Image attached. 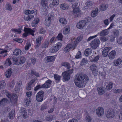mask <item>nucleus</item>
Wrapping results in <instances>:
<instances>
[{
  "label": "nucleus",
  "instance_id": "obj_1",
  "mask_svg": "<svg viewBox=\"0 0 122 122\" xmlns=\"http://www.w3.org/2000/svg\"><path fill=\"white\" fill-rule=\"evenodd\" d=\"M89 80V77L86 75L77 74L74 78V81L77 86L81 88L85 86Z\"/></svg>",
  "mask_w": 122,
  "mask_h": 122
},
{
  "label": "nucleus",
  "instance_id": "obj_2",
  "mask_svg": "<svg viewBox=\"0 0 122 122\" xmlns=\"http://www.w3.org/2000/svg\"><path fill=\"white\" fill-rule=\"evenodd\" d=\"M13 62L16 65H18L24 63L25 61V58L23 56H21L17 58H13Z\"/></svg>",
  "mask_w": 122,
  "mask_h": 122
},
{
  "label": "nucleus",
  "instance_id": "obj_3",
  "mask_svg": "<svg viewBox=\"0 0 122 122\" xmlns=\"http://www.w3.org/2000/svg\"><path fill=\"white\" fill-rule=\"evenodd\" d=\"M44 97V92L43 91H39L37 94L36 97L37 101L39 102H42L43 100Z\"/></svg>",
  "mask_w": 122,
  "mask_h": 122
},
{
  "label": "nucleus",
  "instance_id": "obj_4",
  "mask_svg": "<svg viewBox=\"0 0 122 122\" xmlns=\"http://www.w3.org/2000/svg\"><path fill=\"white\" fill-rule=\"evenodd\" d=\"M106 115L107 117L108 118H113L115 116L114 110L112 109L109 110L106 112Z\"/></svg>",
  "mask_w": 122,
  "mask_h": 122
},
{
  "label": "nucleus",
  "instance_id": "obj_5",
  "mask_svg": "<svg viewBox=\"0 0 122 122\" xmlns=\"http://www.w3.org/2000/svg\"><path fill=\"white\" fill-rule=\"evenodd\" d=\"M24 30V31L25 33L23 34V35L24 37H26L29 34H31L33 36H34L33 33L34 31L32 30L31 29L25 28Z\"/></svg>",
  "mask_w": 122,
  "mask_h": 122
},
{
  "label": "nucleus",
  "instance_id": "obj_6",
  "mask_svg": "<svg viewBox=\"0 0 122 122\" xmlns=\"http://www.w3.org/2000/svg\"><path fill=\"white\" fill-rule=\"evenodd\" d=\"M100 43L99 40L97 39H95L94 40L91 42L90 43L91 47L93 49H96Z\"/></svg>",
  "mask_w": 122,
  "mask_h": 122
},
{
  "label": "nucleus",
  "instance_id": "obj_7",
  "mask_svg": "<svg viewBox=\"0 0 122 122\" xmlns=\"http://www.w3.org/2000/svg\"><path fill=\"white\" fill-rule=\"evenodd\" d=\"M86 22L85 20H83L80 21L77 24V27L78 29H82L86 25Z\"/></svg>",
  "mask_w": 122,
  "mask_h": 122
},
{
  "label": "nucleus",
  "instance_id": "obj_8",
  "mask_svg": "<svg viewBox=\"0 0 122 122\" xmlns=\"http://www.w3.org/2000/svg\"><path fill=\"white\" fill-rule=\"evenodd\" d=\"M104 109L102 107H98L96 109V113L98 117L103 116L104 114Z\"/></svg>",
  "mask_w": 122,
  "mask_h": 122
},
{
  "label": "nucleus",
  "instance_id": "obj_9",
  "mask_svg": "<svg viewBox=\"0 0 122 122\" xmlns=\"http://www.w3.org/2000/svg\"><path fill=\"white\" fill-rule=\"evenodd\" d=\"M90 69L92 71V73L94 76H96L97 75L98 72L97 66L96 65L93 64L90 67Z\"/></svg>",
  "mask_w": 122,
  "mask_h": 122
},
{
  "label": "nucleus",
  "instance_id": "obj_10",
  "mask_svg": "<svg viewBox=\"0 0 122 122\" xmlns=\"http://www.w3.org/2000/svg\"><path fill=\"white\" fill-rule=\"evenodd\" d=\"M72 8L73 9V14L78 15L80 11V9L77 3H75L72 5Z\"/></svg>",
  "mask_w": 122,
  "mask_h": 122
},
{
  "label": "nucleus",
  "instance_id": "obj_11",
  "mask_svg": "<svg viewBox=\"0 0 122 122\" xmlns=\"http://www.w3.org/2000/svg\"><path fill=\"white\" fill-rule=\"evenodd\" d=\"M62 76H63V81L64 82L68 81L70 79V75L68 74L66 71H64L62 72Z\"/></svg>",
  "mask_w": 122,
  "mask_h": 122
},
{
  "label": "nucleus",
  "instance_id": "obj_12",
  "mask_svg": "<svg viewBox=\"0 0 122 122\" xmlns=\"http://www.w3.org/2000/svg\"><path fill=\"white\" fill-rule=\"evenodd\" d=\"M43 38L42 36H39L36 38L35 42L36 45L35 47L36 49L38 48L40 45L41 40Z\"/></svg>",
  "mask_w": 122,
  "mask_h": 122
},
{
  "label": "nucleus",
  "instance_id": "obj_13",
  "mask_svg": "<svg viewBox=\"0 0 122 122\" xmlns=\"http://www.w3.org/2000/svg\"><path fill=\"white\" fill-rule=\"evenodd\" d=\"M111 49V47H108L105 48L102 52V55L104 57L107 56L108 55V51Z\"/></svg>",
  "mask_w": 122,
  "mask_h": 122
},
{
  "label": "nucleus",
  "instance_id": "obj_14",
  "mask_svg": "<svg viewBox=\"0 0 122 122\" xmlns=\"http://www.w3.org/2000/svg\"><path fill=\"white\" fill-rule=\"evenodd\" d=\"M18 97L15 94H13L10 96V100L11 102L15 103L17 100Z\"/></svg>",
  "mask_w": 122,
  "mask_h": 122
},
{
  "label": "nucleus",
  "instance_id": "obj_15",
  "mask_svg": "<svg viewBox=\"0 0 122 122\" xmlns=\"http://www.w3.org/2000/svg\"><path fill=\"white\" fill-rule=\"evenodd\" d=\"M98 92V93L99 95H101L104 93L106 92V90L103 87H98L97 88Z\"/></svg>",
  "mask_w": 122,
  "mask_h": 122
},
{
  "label": "nucleus",
  "instance_id": "obj_16",
  "mask_svg": "<svg viewBox=\"0 0 122 122\" xmlns=\"http://www.w3.org/2000/svg\"><path fill=\"white\" fill-rule=\"evenodd\" d=\"M116 52L115 50H113L110 52L108 54V57L110 60L113 59L115 57Z\"/></svg>",
  "mask_w": 122,
  "mask_h": 122
},
{
  "label": "nucleus",
  "instance_id": "obj_17",
  "mask_svg": "<svg viewBox=\"0 0 122 122\" xmlns=\"http://www.w3.org/2000/svg\"><path fill=\"white\" fill-rule=\"evenodd\" d=\"M108 29L103 30L100 32V35L102 36H104L107 35L109 33V31L108 30Z\"/></svg>",
  "mask_w": 122,
  "mask_h": 122
},
{
  "label": "nucleus",
  "instance_id": "obj_18",
  "mask_svg": "<svg viewBox=\"0 0 122 122\" xmlns=\"http://www.w3.org/2000/svg\"><path fill=\"white\" fill-rule=\"evenodd\" d=\"M35 80L33 79L31 80L28 84V85L27 86L26 89L27 90H31V87L32 86L33 83L35 82Z\"/></svg>",
  "mask_w": 122,
  "mask_h": 122
},
{
  "label": "nucleus",
  "instance_id": "obj_19",
  "mask_svg": "<svg viewBox=\"0 0 122 122\" xmlns=\"http://www.w3.org/2000/svg\"><path fill=\"white\" fill-rule=\"evenodd\" d=\"M59 21L61 25L63 26L65 25L67 23L66 20L64 18H60L59 19Z\"/></svg>",
  "mask_w": 122,
  "mask_h": 122
},
{
  "label": "nucleus",
  "instance_id": "obj_20",
  "mask_svg": "<svg viewBox=\"0 0 122 122\" xmlns=\"http://www.w3.org/2000/svg\"><path fill=\"white\" fill-rule=\"evenodd\" d=\"M107 8V5L105 4H102L100 5L99 9L101 11H103L106 10Z\"/></svg>",
  "mask_w": 122,
  "mask_h": 122
},
{
  "label": "nucleus",
  "instance_id": "obj_21",
  "mask_svg": "<svg viewBox=\"0 0 122 122\" xmlns=\"http://www.w3.org/2000/svg\"><path fill=\"white\" fill-rule=\"evenodd\" d=\"M72 47V45L68 44L65 48L64 49V51L65 52H68Z\"/></svg>",
  "mask_w": 122,
  "mask_h": 122
},
{
  "label": "nucleus",
  "instance_id": "obj_22",
  "mask_svg": "<svg viewBox=\"0 0 122 122\" xmlns=\"http://www.w3.org/2000/svg\"><path fill=\"white\" fill-rule=\"evenodd\" d=\"M39 20L38 18H35L32 22V26L34 27H36L39 22Z\"/></svg>",
  "mask_w": 122,
  "mask_h": 122
},
{
  "label": "nucleus",
  "instance_id": "obj_23",
  "mask_svg": "<svg viewBox=\"0 0 122 122\" xmlns=\"http://www.w3.org/2000/svg\"><path fill=\"white\" fill-rule=\"evenodd\" d=\"M11 69H8L5 72V76L6 77L8 78L11 76Z\"/></svg>",
  "mask_w": 122,
  "mask_h": 122
},
{
  "label": "nucleus",
  "instance_id": "obj_24",
  "mask_svg": "<svg viewBox=\"0 0 122 122\" xmlns=\"http://www.w3.org/2000/svg\"><path fill=\"white\" fill-rule=\"evenodd\" d=\"M34 17V15L32 14L27 15L24 17V20L26 21H29Z\"/></svg>",
  "mask_w": 122,
  "mask_h": 122
},
{
  "label": "nucleus",
  "instance_id": "obj_25",
  "mask_svg": "<svg viewBox=\"0 0 122 122\" xmlns=\"http://www.w3.org/2000/svg\"><path fill=\"white\" fill-rule=\"evenodd\" d=\"M21 50L19 49H16L14 51L13 54L14 55L17 56L20 54Z\"/></svg>",
  "mask_w": 122,
  "mask_h": 122
},
{
  "label": "nucleus",
  "instance_id": "obj_26",
  "mask_svg": "<svg viewBox=\"0 0 122 122\" xmlns=\"http://www.w3.org/2000/svg\"><path fill=\"white\" fill-rule=\"evenodd\" d=\"M98 10L97 9H96L95 10L92 11L91 14V16L94 17L96 16L98 14Z\"/></svg>",
  "mask_w": 122,
  "mask_h": 122
},
{
  "label": "nucleus",
  "instance_id": "obj_27",
  "mask_svg": "<svg viewBox=\"0 0 122 122\" xmlns=\"http://www.w3.org/2000/svg\"><path fill=\"white\" fill-rule=\"evenodd\" d=\"M54 17V15L52 13L49 14L47 17L46 19L48 20L51 21Z\"/></svg>",
  "mask_w": 122,
  "mask_h": 122
},
{
  "label": "nucleus",
  "instance_id": "obj_28",
  "mask_svg": "<svg viewBox=\"0 0 122 122\" xmlns=\"http://www.w3.org/2000/svg\"><path fill=\"white\" fill-rule=\"evenodd\" d=\"M92 51L91 48L87 49L85 51V54L86 56H88L92 53Z\"/></svg>",
  "mask_w": 122,
  "mask_h": 122
},
{
  "label": "nucleus",
  "instance_id": "obj_29",
  "mask_svg": "<svg viewBox=\"0 0 122 122\" xmlns=\"http://www.w3.org/2000/svg\"><path fill=\"white\" fill-rule=\"evenodd\" d=\"M113 86V83L112 82H110L108 85L106 86V89L107 90H110L112 89Z\"/></svg>",
  "mask_w": 122,
  "mask_h": 122
},
{
  "label": "nucleus",
  "instance_id": "obj_30",
  "mask_svg": "<svg viewBox=\"0 0 122 122\" xmlns=\"http://www.w3.org/2000/svg\"><path fill=\"white\" fill-rule=\"evenodd\" d=\"M82 39V38L81 37H78L77 38L74 43V46L75 47L77 45V44L81 41Z\"/></svg>",
  "mask_w": 122,
  "mask_h": 122
},
{
  "label": "nucleus",
  "instance_id": "obj_31",
  "mask_svg": "<svg viewBox=\"0 0 122 122\" xmlns=\"http://www.w3.org/2000/svg\"><path fill=\"white\" fill-rule=\"evenodd\" d=\"M122 62V60L120 59L119 58L114 61L115 65L116 66H119L121 64Z\"/></svg>",
  "mask_w": 122,
  "mask_h": 122
},
{
  "label": "nucleus",
  "instance_id": "obj_32",
  "mask_svg": "<svg viewBox=\"0 0 122 122\" xmlns=\"http://www.w3.org/2000/svg\"><path fill=\"white\" fill-rule=\"evenodd\" d=\"M61 8L63 10L67 9L69 7L68 5L66 4H61L60 5Z\"/></svg>",
  "mask_w": 122,
  "mask_h": 122
},
{
  "label": "nucleus",
  "instance_id": "obj_33",
  "mask_svg": "<svg viewBox=\"0 0 122 122\" xmlns=\"http://www.w3.org/2000/svg\"><path fill=\"white\" fill-rule=\"evenodd\" d=\"M58 51L57 48H56V46L52 47L49 50V51L51 53H55Z\"/></svg>",
  "mask_w": 122,
  "mask_h": 122
},
{
  "label": "nucleus",
  "instance_id": "obj_34",
  "mask_svg": "<svg viewBox=\"0 0 122 122\" xmlns=\"http://www.w3.org/2000/svg\"><path fill=\"white\" fill-rule=\"evenodd\" d=\"M47 61L48 62H52L55 59V57L54 56H47Z\"/></svg>",
  "mask_w": 122,
  "mask_h": 122
},
{
  "label": "nucleus",
  "instance_id": "obj_35",
  "mask_svg": "<svg viewBox=\"0 0 122 122\" xmlns=\"http://www.w3.org/2000/svg\"><path fill=\"white\" fill-rule=\"evenodd\" d=\"M48 5H42V11L44 12H45L46 13L47 10Z\"/></svg>",
  "mask_w": 122,
  "mask_h": 122
},
{
  "label": "nucleus",
  "instance_id": "obj_36",
  "mask_svg": "<svg viewBox=\"0 0 122 122\" xmlns=\"http://www.w3.org/2000/svg\"><path fill=\"white\" fill-rule=\"evenodd\" d=\"M88 61L86 59L84 58L82 59L81 61V66L85 65L88 63Z\"/></svg>",
  "mask_w": 122,
  "mask_h": 122
},
{
  "label": "nucleus",
  "instance_id": "obj_37",
  "mask_svg": "<svg viewBox=\"0 0 122 122\" xmlns=\"http://www.w3.org/2000/svg\"><path fill=\"white\" fill-rule=\"evenodd\" d=\"M61 65L62 66L65 67L68 69L70 68V64L66 62L62 63Z\"/></svg>",
  "mask_w": 122,
  "mask_h": 122
},
{
  "label": "nucleus",
  "instance_id": "obj_38",
  "mask_svg": "<svg viewBox=\"0 0 122 122\" xmlns=\"http://www.w3.org/2000/svg\"><path fill=\"white\" fill-rule=\"evenodd\" d=\"M117 42L118 44L122 45V36H120L117 38Z\"/></svg>",
  "mask_w": 122,
  "mask_h": 122
},
{
  "label": "nucleus",
  "instance_id": "obj_39",
  "mask_svg": "<svg viewBox=\"0 0 122 122\" xmlns=\"http://www.w3.org/2000/svg\"><path fill=\"white\" fill-rule=\"evenodd\" d=\"M99 56H97L95 57L92 58L91 59L90 61L91 62L94 61L97 62L99 59Z\"/></svg>",
  "mask_w": 122,
  "mask_h": 122
},
{
  "label": "nucleus",
  "instance_id": "obj_40",
  "mask_svg": "<svg viewBox=\"0 0 122 122\" xmlns=\"http://www.w3.org/2000/svg\"><path fill=\"white\" fill-rule=\"evenodd\" d=\"M12 64L11 62L10 59L8 58L6 59L5 61V65L7 66H10Z\"/></svg>",
  "mask_w": 122,
  "mask_h": 122
},
{
  "label": "nucleus",
  "instance_id": "obj_41",
  "mask_svg": "<svg viewBox=\"0 0 122 122\" xmlns=\"http://www.w3.org/2000/svg\"><path fill=\"white\" fill-rule=\"evenodd\" d=\"M30 102V98L28 97L27 98L25 99L24 103L26 105V106H27L29 105V103Z\"/></svg>",
  "mask_w": 122,
  "mask_h": 122
},
{
  "label": "nucleus",
  "instance_id": "obj_42",
  "mask_svg": "<svg viewBox=\"0 0 122 122\" xmlns=\"http://www.w3.org/2000/svg\"><path fill=\"white\" fill-rule=\"evenodd\" d=\"M7 100L6 99L3 98L2 100H0V106H1L7 103Z\"/></svg>",
  "mask_w": 122,
  "mask_h": 122
},
{
  "label": "nucleus",
  "instance_id": "obj_43",
  "mask_svg": "<svg viewBox=\"0 0 122 122\" xmlns=\"http://www.w3.org/2000/svg\"><path fill=\"white\" fill-rule=\"evenodd\" d=\"M12 31L14 32L15 33L20 34L21 33V30L20 29H11Z\"/></svg>",
  "mask_w": 122,
  "mask_h": 122
},
{
  "label": "nucleus",
  "instance_id": "obj_44",
  "mask_svg": "<svg viewBox=\"0 0 122 122\" xmlns=\"http://www.w3.org/2000/svg\"><path fill=\"white\" fill-rule=\"evenodd\" d=\"M5 85L6 84L4 81H0V89L3 88L5 86Z\"/></svg>",
  "mask_w": 122,
  "mask_h": 122
},
{
  "label": "nucleus",
  "instance_id": "obj_45",
  "mask_svg": "<svg viewBox=\"0 0 122 122\" xmlns=\"http://www.w3.org/2000/svg\"><path fill=\"white\" fill-rule=\"evenodd\" d=\"M49 44V43L48 41H45L42 45L41 47L42 48L47 47Z\"/></svg>",
  "mask_w": 122,
  "mask_h": 122
},
{
  "label": "nucleus",
  "instance_id": "obj_46",
  "mask_svg": "<svg viewBox=\"0 0 122 122\" xmlns=\"http://www.w3.org/2000/svg\"><path fill=\"white\" fill-rule=\"evenodd\" d=\"M113 32L114 35L116 37L118 36L119 35V32L116 29L113 30Z\"/></svg>",
  "mask_w": 122,
  "mask_h": 122
},
{
  "label": "nucleus",
  "instance_id": "obj_47",
  "mask_svg": "<svg viewBox=\"0 0 122 122\" xmlns=\"http://www.w3.org/2000/svg\"><path fill=\"white\" fill-rule=\"evenodd\" d=\"M6 9L9 10L11 11L12 9V7L11 5L8 3H7L6 5Z\"/></svg>",
  "mask_w": 122,
  "mask_h": 122
},
{
  "label": "nucleus",
  "instance_id": "obj_48",
  "mask_svg": "<svg viewBox=\"0 0 122 122\" xmlns=\"http://www.w3.org/2000/svg\"><path fill=\"white\" fill-rule=\"evenodd\" d=\"M51 24V21L48 20L46 19L45 21V25L47 26H49Z\"/></svg>",
  "mask_w": 122,
  "mask_h": 122
},
{
  "label": "nucleus",
  "instance_id": "obj_49",
  "mask_svg": "<svg viewBox=\"0 0 122 122\" xmlns=\"http://www.w3.org/2000/svg\"><path fill=\"white\" fill-rule=\"evenodd\" d=\"M41 5H48V0H41Z\"/></svg>",
  "mask_w": 122,
  "mask_h": 122
},
{
  "label": "nucleus",
  "instance_id": "obj_50",
  "mask_svg": "<svg viewBox=\"0 0 122 122\" xmlns=\"http://www.w3.org/2000/svg\"><path fill=\"white\" fill-rule=\"evenodd\" d=\"M20 113L22 114L23 115V116L24 115H25V114H26L27 113V112H26V109L25 108H22L20 111Z\"/></svg>",
  "mask_w": 122,
  "mask_h": 122
},
{
  "label": "nucleus",
  "instance_id": "obj_51",
  "mask_svg": "<svg viewBox=\"0 0 122 122\" xmlns=\"http://www.w3.org/2000/svg\"><path fill=\"white\" fill-rule=\"evenodd\" d=\"M54 77L55 79L57 81H60L61 79V76H59V75L55 74L54 75Z\"/></svg>",
  "mask_w": 122,
  "mask_h": 122
},
{
  "label": "nucleus",
  "instance_id": "obj_52",
  "mask_svg": "<svg viewBox=\"0 0 122 122\" xmlns=\"http://www.w3.org/2000/svg\"><path fill=\"white\" fill-rule=\"evenodd\" d=\"M70 28H67L65 29V30H63V34L65 35H66L68 34L69 33L70 31Z\"/></svg>",
  "mask_w": 122,
  "mask_h": 122
},
{
  "label": "nucleus",
  "instance_id": "obj_53",
  "mask_svg": "<svg viewBox=\"0 0 122 122\" xmlns=\"http://www.w3.org/2000/svg\"><path fill=\"white\" fill-rule=\"evenodd\" d=\"M53 118V117L51 115H48L46 117V119L48 121H51Z\"/></svg>",
  "mask_w": 122,
  "mask_h": 122
},
{
  "label": "nucleus",
  "instance_id": "obj_54",
  "mask_svg": "<svg viewBox=\"0 0 122 122\" xmlns=\"http://www.w3.org/2000/svg\"><path fill=\"white\" fill-rule=\"evenodd\" d=\"M14 110H12L11 112L10 113L9 115L10 119L12 118L15 115L14 114Z\"/></svg>",
  "mask_w": 122,
  "mask_h": 122
},
{
  "label": "nucleus",
  "instance_id": "obj_55",
  "mask_svg": "<svg viewBox=\"0 0 122 122\" xmlns=\"http://www.w3.org/2000/svg\"><path fill=\"white\" fill-rule=\"evenodd\" d=\"M59 3V2L58 0H53L52 5H57Z\"/></svg>",
  "mask_w": 122,
  "mask_h": 122
},
{
  "label": "nucleus",
  "instance_id": "obj_56",
  "mask_svg": "<svg viewBox=\"0 0 122 122\" xmlns=\"http://www.w3.org/2000/svg\"><path fill=\"white\" fill-rule=\"evenodd\" d=\"M46 31L42 28L41 27L39 31V33L40 34H43L45 33Z\"/></svg>",
  "mask_w": 122,
  "mask_h": 122
},
{
  "label": "nucleus",
  "instance_id": "obj_57",
  "mask_svg": "<svg viewBox=\"0 0 122 122\" xmlns=\"http://www.w3.org/2000/svg\"><path fill=\"white\" fill-rule=\"evenodd\" d=\"M100 39L101 41L103 42L107 41L108 39L107 37H104V36L100 37Z\"/></svg>",
  "mask_w": 122,
  "mask_h": 122
},
{
  "label": "nucleus",
  "instance_id": "obj_58",
  "mask_svg": "<svg viewBox=\"0 0 122 122\" xmlns=\"http://www.w3.org/2000/svg\"><path fill=\"white\" fill-rule=\"evenodd\" d=\"M63 36L61 33H60L57 37V38L59 40L62 41Z\"/></svg>",
  "mask_w": 122,
  "mask_h": 122
},
{
  "label": "nucleus",
  "instance_id": "obj_59",
  "mask_svg": "<svg viewBox=\"0 0 122 122\" xmlns=\"http://www.w3.org/2000/svg\"><path fill=\"white\" fill-rule=\"evenodd\" d=\"M62 46V44L60 42H58L57 43L56 45V46H56V48H57L58 50Z\"/></svg>",
  "mask_w": 122,
  "mask_h": 122
},
{
  "label": "nucleus",
  "instance_id": "obj_60",
  "mask_svg": "<svg viewBox=\"0 0 122 122\" xmlns=\"http://www.w3.org/2000/svg\"><path fill=\"white\" fill-rule=\"evenodd\" d=\"M81 53L80 51H78L75 56V58L76 59H78L81 56Z\"/></svg>",
  "mask_w": 122,
  "mask_h": 122
},
{
  "label": "nucleus",
  "instance_id": "obj_61",
  "mask_svg": "<svg viewBox=\"0 0 122 122\" xmlns=\"http://www.w3.org/2000/svg\"><path fill=\"white\" fill-rule=\"evenodd\" d=\"M86 121L88 122H90L91 121L92 119L90 116L87 115L86 117Z\"/></svg>",
  "mask_w": 122,
  "mask_h": 122
},
{
  "label": "nucleus",
  "instance_id": "obj_62",
  "mask_svg": "<svg viewBox=\"0 0 122 122\" xmlns=\"http://www.w3.org/2000/svg\"><path fill=\"white\" fill-rule=\"evenodd\" d=\"M93 4V2L92 1L87 2L86 3V5L88 7L92 6Z\"/></svg>",
  "mask_w": 122,
  "mask_h": 122
},
{
  "label": "nucleus",
  "instance_id": "obj_63",
  "mask_svg": "<svg viewBox=\"0 0 122 122\" xmlns=\"http://www.w3.org/2000/svg\"><path fill=\"white\" fill-rule=\"evenodd\" d=\"M50 86L46 82L44 84L42 85V87H43L46 88H47Z\"/></svg>",
  "mask_w": 122,
  "mask_h": 122
},
{
  "label": "nucleus",
  "instance_id": "obj_64",
  "mask_svg": "<svg viewBox=\"0 0 122 122\" xmlns=\"http://www.w3.org/2000/svg\"><path fill=\"white\" fill-rule=\"evenodd\" d=\"M68 122H78L76 119L74 118H72Z\"/></svg>",
  "mask_w": 122,
  "mask_h": 122
}]
</instances>
